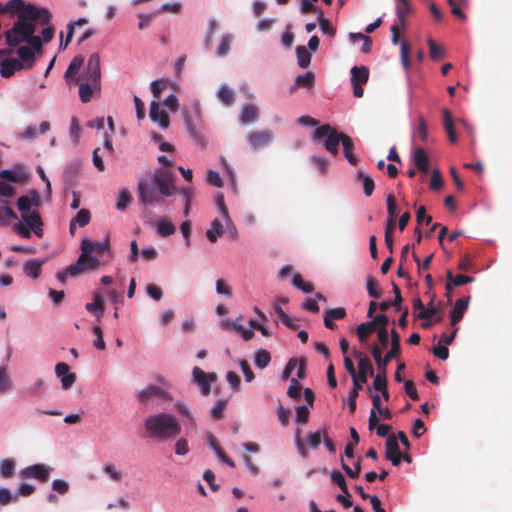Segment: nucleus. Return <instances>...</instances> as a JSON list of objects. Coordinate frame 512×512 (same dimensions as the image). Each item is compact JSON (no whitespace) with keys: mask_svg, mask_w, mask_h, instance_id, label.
Here are the masks:
<instances>
[{"mask_svg":"<svg viewBox=\"0 0 512 512\" xmlns=\"http://www.w3.org/2000/svg\"><path fill=\"white\" fill-rule=\"evenodd\" d=\"M447 282L445 285L446 290H452L455 286H462L474 281L473 277L467 275H457L454 276L453 273L448 270L446 273Z\"/></svg>","mask_w":512,"mask_h":512,"instance_id":"393cba45","label":"nucleus"},{"mask_svg":"<svg viewBox=\"0 0 512 512\" xmlns=\"http://www.w3.org/2000/svg\"><path fill=\"white\" fill-rule=\"evenodd\" d=\"M90 219V211L87 209H81L77 212L76 216L72 219V221L79 225L80 227H84L89 224Z\"/></svg>","mask_w":512,"mask_h":512,"instance_id":"5fc2aeb1","label":"nucleus"},{"mask_svg":"<svg viewBox=\"0 0 512 512\" xmlns=\"http://www.w3.org/2000/svg\"><path fill=\"white\" fill-rule=\"evenodd\" d=\"M43 261H39L37 259L28 260L24 264V272L27 276H30L34 279H37L41 273V267L43 265Z\"/></svg>","mask_w":512,"mask_h":512,"instance_id":"473e14b6","label":"nucleus"},{"mask_svg":"<svg viewBox=\"0 0 512 512\" xmlns=\"http://www.w3.org/2000/svg\"><path fill=\"white\" fill-rule=\"evenodd\" d=\"M442 186H443V179H442L441 173L438 169H435L432 172V176L430 179V188L432 190H439L442 188Z\"/></svg>","mask_w":512,"mask_h":512,"instance_id":"774afa93","label":"nucleus"},{"mask_svg":"<svg viewBox=\"0 0 512 512\" xmlns=\"http://www.w3.org/2000/svg\"><path fill=\"white\" fill-rule=\"evenodd\" d=\"M391 347L386 353V355L382 356V350L378 345H373L371 347V353L377 365L378 374L374 378L373 387L377 391H382L387 388V367L391 360L398 359L401 353V337L396 329L391 330Z\"/></svg>","mask_w":512,"mask_h":512,"instance_id":"7ed1b4c3","label":"nucleus"},{"mask_svg":"<svg viewBox=\"0 0 512 512\" xmlns=\"http://www.w3.org/2000/svg\"><path fill=\"white\" fill-rule=\"evenodd\" d=\"M413 161L419 171H421L424 174L428 173L429 158L426 151L423 148L418 147L414 150Z\"/></svg>","mask_w":512,"mask_h":512,"instance_id":"4be33fe9","label":"nucleus"},{"mask_svg":"<svg viewBox=\"0 0 512 512\" xmlns=\"http://www.w3.org/2000/svg\"><path fill=\"white\" fill-rule=\"evenodd\" d=\"M22 220L37 237L41 238L43 236V221L38 211L33 210L32 212L22 214Z\"/></svg>","mask_w":512,"mask_h":512,"instance_id":"4468645a","label":"nucleus"},{"mask_svg":"<svg viewBox=\"0 0 512 512\" xmlns=\"http://www.w3.org/2000/svg\"><path fill=\"white\" fill-rule=\"evenodd\" d=\"M232 37L229 34L222 35L220 43L217 47V55L220 57L226 56L230 51Z\"/></svg>","mask_w":512,"mask_h":512,"instance_id":"8fccbe9b","label":"nucleus"},{"mask_svg":"<svg viewBox=\"0 0 512 512\" xmlns=\"http://www.w3.org/2000/svg\"><path fill=\"white\" fill-rule=\"evenodd\" d=\"M341 143L343 146V153L345 158L351 165L356 166L358 164V158L354 154L355 145L352 138L345 134Z\"/></svg>","mask_w":512,"mask_h":512,"instance_id":"b1692460","label":"nucleus"},{"mask_svg":"<svg viewBox=\"0 0 512 512\" xmlns=\"http://www.w3.org/2000/svg\"><path fill=\"white\" fill-rule=\"evenodd\" d=\"M382 408L381 398L378 394L372 395V409L370 411L368 427L369 430H373L377 423L379 422V418L377 416V412Z\"/></svg>","mask_w":512,"mask_h":512,"instance_id":"bb28decb","label":"nucleus"},{"mask_svg":"<svg viewBox=\"0 0 512 512\" xmlns=\"http://www.w3.org/2000/svg\"><path fill=\"white\" fill-rule=\"evenodd\" d=\"M442 114H443V126L448 135L449 141L451 143H456L457 135H456V131H455L454 123H453L452 114L446 108H444L442 110Z\"/></svg>","mask_w":512,"mask_h":512,"instance_id":"a878e982","label":"nucleus"},{"mask_svg":"<svg viewBox=\"0 0 512 512\" xmlns=\"http://www.w3.org/2000/svg\"><path fill=\"white\" fill-rule=\"evenodd\" d=\"M85 308L88 312L97 313L98 320L104 313L105 302L104 297L101 294H95L93 302L86 303Z\"/></svg>","mask_w":512,"mask_h":512,"instance_id":"7c9ffc66","label":"nucleus"},{"mask_svg":"<svg viewBox=\"0 0 512 512\" xmlns=\"http://www.w3.org/2000/svg\"><path fill=\"white\" fill-rule=\"evenodd\" d=\"M386 458L392 462L394 466H398L401 462L402 455L395 436H389L386 441Z\"/></svg>","mask_w":512,"mask_h":512,"instance_id":"dca6fc26","label":"nucleus"},{"mask_svg":"<svg viewBox=\"0 0 512 512\" xmlns=\"http://www.w3.org/2000/svg\"><path fill=\"white\" fill-rule=\"evenodd\" d=\"M293 285L305 293H310L314 290V286L310 283H305L299 274L294 276Z\"/></svg>","mask_w":512,"mask_h":512,"instance_id":"e2e57ef3","label":"nucleus"},{"mask_svg":"<svg viewBox=\"0 0 512 512\" xmlns=\"http://www.w3.org/2000/svg\"><path fill=\"white\" fill-rule=\"evenodd\" d=\"M387 212L389 218L395 219L397 215V203L394 194L387 195Z\"/></svg>","mask_w":512,"mask_h":512,"instance_id":"69168bd1","label":"nucleus"},{"mask_svg":"<svg viewBox=\"0 0 512 512\" xmlns=\"http://www.w3.org/2000/svg\"><path fill=\"white\" fill-rule=\"evenodd\" d=\"M409 44L406 41H402L401 43V62L406 71L410 68V60H409Z\"/></svg>","mask_w":512,"mask_h":512,"instance_id":"0e129e2a","label":"nucleus"},{"mask_svg":"<svg viewBox=\"0 0 512 512\" xmlns=\"http://www.w3.org/2000/svg\"><path fill=\"white\" fill-rule=\"evenodd\" d=\"M227 403H228V400L226 399H220L216 405L212 408L211 410V414H212V417L215 419V420H219V419H222L224 414H223V411L224 409L226 408L227 406Z\"/></svg>","mask_w":512,"mask_h":512,"instance_id":"bf43d9fd","label":"nucleus"},{"mask_svg":"<svg viewBox=\"0 0 512 512\" xmlns=\"http://www.w3.org/2000/svg\"><path fill=\"white\" fill-rule=\"evenodd\" d=\"M51 468L45 464H34L23 468L19 475L22 479H36L45 483L50 478Z\"/></svg>","mask_w":512,"mask_h":512,"instance_id":"9b49d317","label":"nucleus"},{"mask_svg":"<svg viewBox=\"0 0 512 512\" xmlns=\"http://www.w3.org/2000/svg\"><path fill=\"white\" fill-rule=\"evenodd\" d=\"M356 180L362 182L364 194L367 197L371 196L375 188L374 180L369 175L365 174L362 171L357 172Z\"/></svg>","mask_w":512,"mask_h":512,"instance_id":"f704fd0d","label":"nucleus"},{"mask_svg":"<svg viewBox=\"0 0 512 512\" xmlns=\"http://www.w3.org/2000/svg\"><path fill=\"white\" fill-rule=\"evenodd\" d=\"M223 233L222 223L218 219H214L211 223V228L206 231V237L210 242L215 243Z\"/></svg>","mask_w":512,"mask_h":512,"instance_id":"c9c22d12","label":"nucleus"},{"mask_svg":"<svg viewBox=\"0 0 512 512\" xmlns=\"http://www.w3.org/2000/svg\"><path fill=\"white\" fill-rule=\"evenodd\" d=\"M375 330L376 328L371 321L365 322L357 326L356 334L361 342H366L367 339L369 338V335L373 333Z\"/></svg>","mask_w":512,"mask_h":512,"instance_id":"58836bf2","label":"nucleus"},{"mask_svg":"<svg viewBox=\"0 0 512 512\" xmlns=\"http://www.w3.org/2000/svg\"><path fill=\"white\" fill-rule=\"evenodd\" d=\"M429 54L432 60L438 61L444 57V50L432 39H428Z\"/></svg>","mask_w":512,"mask_h":512,"instance_id":"3c124183","label":"nucleus"},{"mask_svg":"<svg viewBox=\"0 0 512 512\" xmlns=\"http://www.w3.org/2000/svg\"><path fill=\"white\" fill-rule=\"evenodd\" d=\"M217 96L219 100L227 106L231 105L235 100L234 92L227 85L220 86Z\"/></svg>","mask_w":512,"mask_h":512,"instance_id":"ea45409f","label":"nucleus"},{"mask_svg":"<svg viewBox=\"0 0 512 512\" xmlns=\"http://www.w3.org/2000/svg\"><path fill=\"white\" fill-rule=\"evenodd\" d=\"M315 76L312 72L299 75L295 79L294 85L290 89V93H294L298 88H309L314 85Z\"/></svg>","mask_w":512,"mask_h":512,"instance_id":"c85d7f7f","label":"nucleus"},{"mask_svg":"<svg viewBox=\"0 0 512 512\" xmlns=\"http://www.w3.org/2000/svg\"><path fill=\"white\" fill-rule=\"evenodd\" d=\"M24 68V64L15 58H4L0 61V74L2 77L8 78L16 71Z\"/></svg>","mask_w":512,"mask_h":512,"instance_id":"f3484780","label":"nucleus"},{"mask_svg":"<svg viewBox=\"0 0 512 512\" xmlns=\"http://www.w3.org/2000/svg\"><path fill=\"white\" fill-rule=\"evenodd\" d=\"M18 500L17 495H14L10 489L6 487H0V505H8Z\"/></svg>","mask_w":512,"mask_h":512,"instance_id":"6e6d98bb","label":"nucleus"},{"mask_svg":"<svg viewBox=\"0 0 512 512\" xmlns=\"http://www.w3.org/2000/svg\"><path fill=\"white\" fill-rule=\"evenodd\" d=\"M103 471L113 481L119 482L123 478V474L117 470L114 464H105Z\"/></svg>","mask_w":512,"mask_h":512,"instance_id":"13d9d810","label":"nucleus"},{"mask_svg":"<svg viewBox=\"0 0 512 512\" xmlns=\"http://www.w3.org/2000/svg\"><path fill=\"white\" fill-rule=\"evenodd\" d=\"M100 79V57L98 53H93L88 59L87 67L83 75V80L87 83H91L94 88L100 89Z\"/></svg>","mask_w":512,"mask_h":512,"instance_id":"1a4fd4ad","label":"nucleus"},{"mask_svg":"<svg viewBox=\"0 0 512 512\" xmlns=\"http://www.w3.org/2000/svg\"><path fill=\"white\" fill-rule=\"evenodd\" d=\"M12 382L7 372V367H0V394H4L11 390Z\"/></svg>","mask_w":512,"mask_h":512,"instance_id":"de8ad7c7","label":"nucleus"},{"mask_svg":"<svg viewBox=\"0 0 512 512\" xmlns=\"http://www.w3.org/2000/svg\"><path fill=\"white\" fill-rule=\"evenodd\" d=\"M87 22H88V20L86 18H79L75 22H71L67 25V36H66V39L64 42L61 41L60 46H59L60 50L65 49L68 46V44L71 42V40L73 38V34H74V27L75 26H83Z\"/></svg>","mask_w":512,"mask_h":512,"instance_id":"4c0bfd02","label":"nucleus"},{"mask_svg":"<svg viewBox=\"0 0 512 512\" xmlns=\"http://www.w3.org/2000/svg\"><path fill=\"white\" fill-rule=\"evenodd\" d=\"M40 204V197L37 191H31L29 195H24L18 198L17 206L22 214L32 212V207H38Z\"/></svg>","mask_w":512,"mask_h":512,"instance_id":"2eb2a0df","label":"nucleus"},{"mask_svg":"<svg viewBox=\"0 0 512 512\" xmlns=\"http://www.w3.org/2000/svg\"><path fill=\"white\" fill-rule=\"evenodd\" d=\"M94 87L91 83H81L79 86V97L82 103H88L93 95Z\"/></svg>","mask_w":512,"mask_h":512,"instance_id":"09e8293b","label":"nucleus"},{"mask_svg":"<svg viewBox=\"0 0 512 512\" xmlns=\"http://www.w3.org/2000/svg\"><path fill=\"white\" fill-rule=\"evenodd\" d=\"M17 55L24 64V68H31L35 61V53L28 46H21L17 49Z\"/></svg>","mask_w":512,"mask_h":512,"instance_id":"2f4dec72","label":"nucleus"},{"mask_svg":"<svg viewBox=\"0 0 512 512\" xmlns=\"http://www.w3.org/2000/svg\"><path fill=\"white\" fill-rule=\"evenodd\" d=\"M366 288H367V292H368V295L372 298H379L381 296V291L379 289V282L369 276L367 278V282H366Z\"/></svg>","mask_w":512,"mask_h":512,"instance_id":"603ef678","label":"nucleus"},{"mask_svg":"<svg viewBox=\"0 0 512 512\" xmlns=\"http://www.w3.org/2000/svg\"><path fill=\"white\" fill-rule=\"evenodd\" d=\"M258 118V109L253 105H246L241 114V121L245 124L252 123Z\"/></svg>","mask_w":512,"mask_h":512,"instance_id":"37998d69","label":"nucleus"},{"mask_svg":"<svg viewBox=\"0 0 512 512\" xmlns=\"http://www.w3.org/2000/svg\"><path fill=\"white\" fill-rule=\"evenodd\" d=\"M150 118L153 122H157L163 129H166L169 126V116L167 112L160 109V106L156 101H152L150 104Z\"/></svg>","mask_w":512,"mask_h":512,"instance_id":"a211bd4d","label":"nucleus"},{"mask_svg":"<svg viewBox=\"0 0 512 512\" xmlns=\"http://www.w3.org/2000/svg\"><path fill=\"white\" fill-rule=\"evenodd\" d=\"M319 27L324 34L330 37H334L336 34V29L333 27L331 22L324 17L323 12H321L319 16Z\"/></svg>","mask_w":512,"mask_h":512,"instance_id":"864d4df0","label":"nucleus"},{"mask_svg":"<svg viewBox=\"0 0 512 512\" xmlns=\"http://www.w3.org/2000/svg\"><path fill=\"white\" fill-rule=\"evenodd\" d=\"M27 8L28 4H26L24 0H9L5 6H3L2 11L4 14L11 16L17 15L18 17L21 16Z\"/></svg>","mask_w":512,"mask_h":512,"instance_id":"5701e85b","label":"nucleus"},{"mask_svg":"<svg viewBox=\"0 0 512 512\" xmlns=\"http://www.w3.org/2000/svg\"><path fill=\"white\" fill-rule=\"evenodd\" d=\"M369 79V69L366 66H354L351 68V84L353 86V94L357 98H361L364 94L363 84Z\"/></svg>","mask_w":512,"mask_h":512,"instance_id":"9d476101","label":"nucleus"},{"mask_svg":"<svg viewBox=\"0 0 512 512\" xmlns=\"http://www.w3.org/2000/svg\"><path fill=\"white\" fill-rule=\"evenodd\" d=\"M15 461L13 459H3L0 461V475L3 478H10L15 473Z\"/></svg>","mask_w":512,"mask_h":512,"instance_id":"a19ab883","label":"nucleus"},{"mask_svg":"<svg viewBox=\"0 0 512 512\" xmlns=\"http://www.w3.org/2000/svg\"><path fill=\"white\" fill-rule=\"evenodd\" d=\"M0 177L11 182L22 183L26 180L27 173L23 168L18 170H2Z\"/></svg>","mask_w":512,"mask_h":512,"instance_id":"c756f323","label":"nucleus"},{"mask_svg":"<svg viewBox=\"0 0 512 512\" xmlns=\"http://www.w3.org/2000/svg\"><path fill=\"white\" fill-rule=\"evenodd\" d=\"M176 231L175 225L167 220H160L157 223V232L162 237H168Z\"/></svg>","mask_w":512,"mask_h":512,"instance_id":"49530a36","label":"nucleus"},{"mask_svg":"<svg viewBox=\"0 0 512 512\" xmlns=\"http://www.w3.org/2000/svg\"><path fill=\"white\" fill-rule=\"evenodd\" d=\"M109 240L105 239L101 242H92L84 239L81 242V254L76 263L68 266L70 276H78L86 270H96L100 267V261L91 256L92 252L103 253L109 249Z\"/></svg>","mask_w":512,"mask_h":512,"instance_id":"20e7f679","label":"nucleus"},{"mask_svg":"<svg viewBox=\"0 0 512 512\" xmlns=\"http://www.w3.org/2000/svg\"><path fill=\"white\" fill-rule=\"evenodd\" d=\"M83 63L84 57L82 55H77L72 59L64 75L67 84L70 85L78 81L76 75L81 69Z\"/></svg>","mask_w":512,"mask_h":512,"instance_id":"aec40b11","label":"nucleus"},{"mask_svg":"<svg viewBox=\"0 0 512 512\" xmlns=\"http://www.w3.org/2000/svg\"><path fill=\"white\" fill-rule=\"evenodd\" d=\"M137 190L139 201L145 206L159 203L161 200L162 195L153 181L141 179L138 183Z\"/></svg>","mask_w":512,"mask_h":512,"instance_id":"6e6552de","label":"nucleus"},{"mask_svg":"<svg viewBox=\"0 0 512 512\" xmlns=\"http://www.w3.org/2000/svg\"><path fill=\"white\" fill-rule=\"evenodd\" d=\"M194 381L200 386L203 395L207 396L211 390V383L215 382V373H205L201 368L194 367L192 371Z\"/></svg>","mask_w":512,"mask_h":512,"instance_id":"f8f14e48","label":"nucleus"},{"mask_svg":"<svg viewBox=\"0 0 512 512\" xmlns=\"http://www.w3.org/2000/svg\"><path fill=\"white\" fill-rule=\"evenodd\" d=\"M354 356L359 358L358 361V375L352 377L353 389L350 391L348 396V409L351 414L356 411V400L359 395V391L363 389V384L367 382L368 376H372L374 373L371 361L363 356L359 351H354Z\"/></svg>","mask_w":512,"mask_h":512,"instance_id":"39448f33","label":"nucleus"},{"mask_svg":"<svg viewBox=\"0 0 512 512\" xmlns=\"http://www.w3.org/2000/svg\"><path fill=\"white\" fill-rule=\"evenodd\" d=\"M132 201V195L127 188H122L118 194V201L116 203V208L118 210H125L127 206Z\"/></svg>","mask_w":512,"mask_h":512,"instance_id":"c03bdc74","label":"nucleus"},{"mask_svg":"<svg viewBox=\"0 0 512 512\" xmlns=\"http://www.w3.org/2000/svg\"><path fill=\"white\" fill-rule=\"evenodd\" d=\"M153 182L157 185L162 196H172L177 191L173 176L166 168H158L154 171Z\"/></svg>","mask_w":512,"mask_h":512,"instance_id":"0eeeda50","label":"nucleus"},{"mask_svg":"<svg viewBox=\"0 0 512 512\" xmlns=\"http://www.w3.org/2000/svg\"><path fill=\"white\" fill-rule=\"evenodd\" d=\"M310 161L317 167L318 171L322 175H325L327 173L329 162L326 158L319 157V156H312L310 158Z\"/></svg>","mask_w":512,"mask_h":512,"instance_id":"052dcab7","label":"nucleus"},{"mask_svg":"<svg viewBox=\"0 0 512 512\" xmlns=\"http://www.w3.org/2000/svg\"><path fill=\"white\" fill-rule=\"evenodd\" d=\"M143 425L148 437L161 441L174 439L182 431L177 418L166 412L146 417Z\"/></svg>","mask_w":512,"mask_h":512,"instance_id":"f03ea898","label":"nucleus"},{"mask_svg":"<svg viewBox=\"0 0 512 512\" xmlns=\"http://www.w3.org/2000/svg\"><path fill=\"white\" fill-rule=\"evenodd\" d=\"M270 361H271V356L267 350L259 349L258 351H256L254 363L258 368H260V369L266 368L269 365Z\"/></svg>","mask_w":512,"mask_h":512,"instance_id":"79ce46f5","label":"nucleus"},{"mask_svg":"<svg viewBox=\"0 0 512 512\" xmlns=\"http://www.w3.org/2000/svg\"><path fill=\"white\" fill-rule=\"evenodd\" d=\"M470 297H463L456 300L453 309L450 312L451 325H456L461 319L468 308Z\"/></svg>","mask_w":512,"mask_h":512,"instance_id":"6ab92c4d","label":"nucleus"},{"mask_svg":"<svg viewBox=\"0 0 512 512\" xmlns=\"http://www.w3.org/2000/svg\"><path fill=\"white\" fill-rule=\"evenodd\" d=\"M399 4L397 5L396 14L399 20V24L402 28L406 26L405 17L412 11V7L409 3V0H398Z\"/></svg>","mask_w":512,"mask_h":512,"instance_id":"72a5a7b5","label":"nucleus"},{"mask_svg":"<svg viewBox=\"0 0 512 512\" xmlns=\"http://www.w3.org/2000/svg\"><path fill=\"white\" fill-rule=\"evenodd\" d=\"M301 388L302 387H301L299 381L295 378H292L290 381V386L288 387V390H287V395L290 398L298 399V398H300Z\"/></svg>","mask_w":512,"mask_h":512,"instance_id":"680f3d73","label":"nucleus"},{"mask_svg":"<svg viewBox=\"0 0 512 512\" xmlns=\"http://www.w3.org/2000/svg\"><path fill=\"white\" fill-rule=\"evenodd\" d=\"M11 220H18V216L9 206L8 202L2 200L0 202V224L7 225Z\"/></svg>","mask_w":512,"mask_h":512,"instance_id":"cd10ccee","label":"nucleus"},{"mask_svg":"<svg viewBox=\"0 0 512 512\" xmlns=\"http://www.w3.org/2000/svg\"><path fill=\"white\" fill-rule=\"evenodd\" d=\"M344 135L345 133L338 132L330 124H324L315 129L313 139L315 141H322L325 150L333 156H337L339 153V144Z\"/></svg>","mask_w":512,"mask_h":512,"instance_id":"423d86ee","label":"nucleus"},{"mask_svg":"<svg viewBox=\"0 0 512 512\" xmlns=\"http://www.w3.org/2000/svg\"><path fill=\"white\" fill-rule=\"evenodd\" d=\"M152 397H158L161 399H167V393L156 385H150L138 393V399L140 402L146 404Z\"/></svg>","mask_w":512,"mask_h":512,"instance_id":"412c9836","label":"nucleus"},{"mask_svg":"<svg viewBox=\"0 0 512 512\" xmlns=\"http://www.w3.org/2000/svg\"><path fill=\"white\" fill-rule=\"evenodd\" d=\"M250 146L258 150L267 146L272 140V133L269 130H260L250 133L247 137Z\"/></svg>","mask_w":512,"mask_h":512,"instance_id":"ddd939ff","label":"nucleus"},{"mask_svg":"<svg viewBox=\"0 0 512 512\" xmlns=\"http://www.w3.org/2000/svg\"><path fill=\"white\" fill-rule=\"evenodd\" d=\"M413 137L420 140L422 143H426L428 141V126L422 116L418 117V125L413 132Z\"/></svg>","mask_w":512,"mask_h":512,"instance_id":"e433bc0d","label":"nucleus"},{"mask_svg":"<svg viewBox=\"0 0 512 512\" xmlns=\"http://www.w3.org/2000/svg\"><path fill=\"white\" fill-rule=\"evenodd\" d=\"M49 21H51V13L47 8L28 3V8L21 16L17 17L13 26L4 33L7 45L11 48L18 47L35 33L36 22L46 25Z\"/></svg>","mask_w":512,"mask_h":512,"instance_id":"f257e3e1","label":"nucleus"},{"mask_svg":"<svg viewBox=\"0 0 512 512\" xmlns=\"http://www.w3.org/2000/svg\"><path fill=\"white\" fill-rule=\"evenodd\" d=\"M24 43L28 44L29 47L34 51V53H38L42 50V40L39 36L32 34V36L28 37Z\"/></svg>","mask_w":512,"mask_h":512,"instance_id":"338daca9","label":"nucleus"},{"mask_svg":"<svg viewBox=\"0 0 512 512\" xmlns=\"http://www.w3.org/2000/svg\"><path fill=\"white\" fill-rule=\"evenodd\" d=\"M298 64L301 68H306L311 62V54L305 46H298L296 48Z\"/></svg>","mask_w":512,"mask_h":512,"instance_id":"a18cd8bd","label":"nucleus"},{"mask_svg":"<svg viewBox=\"0 0 512 512\" xmlns=\"http://www.w3.org/2000/svg\"><path fill=\"white\" fill-rule=\"evenodd\" d=\"M331 480L333 483L338 485V487L341 489V491L344 494H346L348 497H351V494L349 493L348 488H347L345 478L340 472L334 471L331 474Z\"/></svg>","mask_w":512,"mask_h":512,"instance_id":"4d7b16f0","label":"nucleus"}]
</instances>
